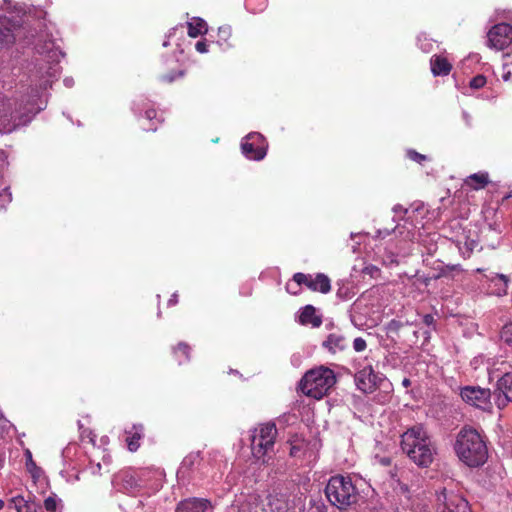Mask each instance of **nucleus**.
Wrapping results in <instances>:
<instances>
[{
  "label": "nucleus",
  "instance_id": "obj_24",
  "mask_svg": "<svg viewBox=\"0 0 512 512\" xmlns=\"http://www.w3.org/2000/svg\"><path fill=\"white\" fill-rule=\"evenodd\" d=\"M145 119L151 122L149 125H142L143 130L156 131L158 123H161V119L158 118V113L155 109L151 108L145 111Z\"/></svg>",
  "mask_w": 512,
  "mask_h": 512
},
{
  "label": "nucleus",
  "instance_id": "obj_21",
  "mask_svg": "<svg viewBox=\"0 0 512 512\" xmlns=\"http://www.w3.org/2000/svg\"><path fill=\"white\" fill-rule=\"evenodd\" d=\"M128 437L126 438L128 449L135 452L140 447V440L143 437V426L134 425L130 431H126Z\"/></svg>",
  "mask_w": 512,
  "mask_h": 512
},
{
  "label": "nucleus",
  "instance_id": "obj_33",
  "mask_svg": "<svg viewBox=\"0 0 512 512\" xmlns=\"http://www.w3.org/2000/svg\"><path fill=\"white\" fill-rule=\"evenodd\" d=\"M12 501L15 504L17 512H28V507L23 497H14Z\"/></svg>",
  "mask_w": 512,
  "mask_h": 512
},
{
  "label": "nucleus",
  "instance_id": "obj_35",
  "mask_svg": "<svg viewBox=\"0 0 512 512\" xmlns=\"http://www.w3.org/2000/svg\"><path fill=\"white\" fill-rule=\"evenodd\" d=\"M308 512H327V507L323 503H314L308 509Z\"/></svg>",
  "mask_w": 512,
  "mask_h": 512
},
{
  "label": "nucleus",
  "instance_id": "obj_20",
  "mask_svg": "<svg viewBox=\"0 0 512 512\" xmlns=\"http://www.w3.org/2000/svg\"><path fill=\"white\" fill-rule=\"evenodd\" d=\"M490 183L489 174L487 172H478L469 175L464 184L472 190L484 189Z\"/></svg>",
  "mask_w": 512,
  "mask_h": 512
},
{
  "label": "nucleus",
  "instance_id": "obj_45",
  "mask_svg": "<svg viewBox=\"0 0 512 512\" xmlns=\"http://www.w3.org/2000/svg\"><path fill=\"white\" fill-rule=\"evenodd\" d=\"M197 457H198V455H190V456L185 458L184 463L186 464L188 460H190L192 458H197Z\"/></svg>",
  "mask_w": 512,
  "mask_h": 512
},
{
  "label": "nucleus",
  "instance_id": "obj_28",
  "mask_svg": "<svg viewBox=\"0 0 512 512\" xmlns=\"http://www.w3.org/2000/svg\"><path fill=\"white\" fill-rule=\"evenodd\" d=\"M406 156L411 161L417 162L419 164H422L424 161L427 160V156L424 154H421L413 149H409L406 152Z\"/></svg>",
  "mask_w": 512,
  "mask_h": 512
},
{
  "label": "nucleus",
  "instance_id": "obj_47",
  "mask_svg": "<svg viewBox=\"0 0 512 512\" xmlns=\"http://www.w3.org/2000/svg\"><path fill=\"white\" fill-rule=\"evenodd\" d=\"M228 512H240V509L232 507Z\"/></svg>",
  "mask_w": 512,
  "mask_h": 512
},
{
  "label": "nucleus",
  "instance_id": "obj_29",
  "mask_svg": "<svg viewBox=\"0 0 512 512\" xmlns=\"http://www.w3.org/2000/svg\"><path fill=\"white\" fill-rule=\"evenodd\" d=\"M12 201V193L9 187H5L0 192V208H5Z\"/></svg>",
  "mask_w": 512,
  "mask_h": 512
},
{
  "label": "nucleus",
  "instance_id": "obj_19",
  "mask_svg": "<svg viewBox=\"0 0 512 512\" xmlns=\"http://www.w3.org/2000/svg\"><path fill=\"white\" fill-rule=\"evenodd\" d=\"M431 72L434 76H447L452 70V64L441 55H433L430 60Z\"/></svg>",
  "mask_w": 512,
  "mask_h": 512
},
{
  "label": "nucleus",
  "instance_id": "obj_34",
  "mask_svg": "<svg viewBox=\"0 0 512 512\" xmlns=\"http://www.w3.org/2000/svg\"><path fill=\"white\" fill-rule=\"evenodd\" d=\"M353 347L356 352H361L366 348V341L361 337H357L353 340Z\"/></svg>",
  "mask_w": 512,
  "mask_h": 512
},
{
  "label": "nucleus",
  "instance_id": "obj_16",
  "mask_svg": "<svg viewBox=\"0 0 512 512\" xmlns=\"http://www.w3.org/2000/svg\"><path fill=\"white\" fill-rule=\"evenodd\" d=\"M298 322L303 326L310 325L313 328H318L322 325L323 319L322 315L317 314L316 308L308 304L300 309Z\"/></svg>",
  "mask_w": 512,
  "mask_h": 512
},
{
  "label": "nucleus",
  "instance_id": "obj_41",
  "mask_svg": "<svg viewBox=\"0 0 512 512\" xmlns=\"http://www.w3.org/2000/svg\"><path fill=\"white\" fill-rule=\"evenodd\" d=\"M422 321L425 325L430 326L434 322V317L431 314H426L423 316Z\"/></svg>",
  "mask_w": 512,
  "mask_h": 512
},
{
  "label": "nucleus",
  "instance_id": "obj_6",
  "mask_svg": "<svg viewBox=\"0 0 512 512\" xmlns=\"http://www.w3.org/2000/svg\"><path fill=\"white\" fill-rule=\"evenodd\" d=\"M34 37L27 31V23L22 16L13 13L0 14V45L13 44L17 39Z\"/></svg>",
  "mask_w": 512,
  "mask_h": 512
},
{
  "label": "nucleus",
  "instance_id": "obj_4",
  "mask_svg": "<svg viewBox=\"0 0 512 512\" xmlns=\"http://www.w3.org/2000/svg\"><path fill=\"white\" fill-rule=\"evenodd\" d=\"M334 372L325 367H319L307 371L299 383V390L306 396L316 400L326 396L335 385Z\"/></svg>",
  "mask_w": 512,
  "mask_h": 512
},
{
  "label": "nucleus",
  "instance_id": "obj_18",
  "mask_svg": "<svg viewBox=\"0 0 512 512\" xmlns=\"http://www.w3.org/2000/svg\"><path fill=\"white\" fill-rule=\"evenodd\" d=\"M267 506L270 512H288L289 498L284 493L273 491L267 497Z\"/></svg>",
  "mask_w": 512,
  "mask_h": 512
},
{
  "label": "nucleus",
  "instance_id": "obj_15",
  "mask_svg": "<svg viewBox=\"0 0 512 512\" xmlns=\"http://www.w3.org/2000/svg\"><path fill=\"white\" fill-rule=\"evenodd\" d=\"M211 503L207 499L188 498L178 503L175 512H208Z\"/></svg>",
  "mask_w": 512,
  "mask_h": 512
},
{
  "label": "nucleus",
  "instance_id": "obj_30",
  "mask_svg": "<svg viewBox=\"0 0 512 512\" xmlns=\"http://www.w3.org/2000/svg\"><path fill=\"white\" fill-rule=\"evenodd\" d=\"M8 165V155L6 151L0 149V179L4 177V173L7 170Z\"/></svg>",
  "mask_w": 512,
  "mask_h": 512
},
{
  "label": "nucleus",
  "instance_id": "obj_39",
  "mask_svg": "<svg viewBox=\"0 0 512 512\" xmlns=\"http://www.w3.org/2000/svg\"><path fill=\"white\" fill-rule=\"evenodd\" d=\"M302 446L297 444H292L290 448V456L297 457L299 455V452L301 451Z\"/></svg>",
  "mask_w": 512,
  "mask_h": 512
},
{
  "label": "nucleus",
  "instance_id": "obj_22",
  "mask_svg": "<svg viewBox=\"0 0 512 512\" xmlns=\"http://www.w3.org/2000/svg\"><path fill=\"white\" fill-rule=\"evenodd\" d=\"M188 35L191 38H196L199 35L205 34L208 30L207 23L199 17H194L187 23Z\"/></svg>",
  "mask_w": 512,
  "mask_h": 512
},
{
  "label": "nucleus",
  "instance_id": "obj_26",
  "mask_svg": "<svg viewBox=\"0 0 512 512\" xmlns=\"http://www.w3.org/2000/svg\"><path fill=\"white\" fill-rule=\"evenodd\" d=\"M184 75H185V70L179 69V70H176V71H171V72L162 74L161 77H160V80L163 83L171 84L176 79L184 77Z\"/></svg>",
  "mask_w": 512,
  "mask_h": 512
},
{
  "label": "nucleus",
  "instance_id": "obj_14",
  "mask_svg": "<svg viewBox=\"0 0 512 512\" xmlns=\"http://www.w3.org/2000/svg\"><path fill=\"white\" fill-rule=\"evenodd\" d=\"M494 395L495 404L499 409H504L509 402H512V372L505 373L497 381Z\"/></svg>",
  "mask_w": 512,
  "mask_h": 512
},
{
  "label": "nucleus",
  "instance_id": "obj_43",
  "mask_svg": "<svg viewBox=\"0 0 512 512\" xmlns=\"http://www.w3.org/2000/svg\"><path fill=\"white\" fill-rule=\"evenodd\" d=\"M497 277L503 281L505 287H507V284H508V277L504 274H498Z\"/></svg>",
  "mask_w": 512,
  "mask_h": 512
},
{
  "label": "nucleus",
  "instance_id": "obj_23",
  "mask_svg": "<svg viewBox=\"0 0 512 512\" xmlns=\"http://www.w3.org/2000/svg\"><path fill=\"white\" fill-rule=\"evenodd\" d=\"M232 37V28L229 25H223L218 28L217 32V43L220 46L230 47L232 44L230 43V39Z\"/></svg>",
  "mask_w": 512,
  "mask_h": 512
},
{
  "label": "nucleus",
  "instance_id": "obj_38",
  "mask_svg": "<svg viewBox=\"0 0 512 512\" xmlns=\"http://www.w3.org/2000/svg\"><path fill=\"white\" fill-rule=\"evenodd\" d=\"M502 78L504 81L512 80V70L510 68V65L504 66V72L502 74Z\"/></svg>",
  "mask_w": 512,
  "mask_h": 512
},
{
  "label": "nucleus",
  "instance_id": "obj_2",
  "mask_svg": "<svg viewBox=\"0 0 512 512\" xmlns=\"http://www.w3.org/2000/svg\"><path fill=\"white\" fill-rule=\"evenodd\" d=\"M401 449L419 467H429L436 449L422 425H414L401 435Z\"/></svg>",
  "mask_w": 512,
  "mask_h": 512
},
{
  "label": "nucleus",
  "instance_id": "obj_46",
  "mask_svg": "<svg viewBox=\"0 0 512 512\" xmlns=\"http://www.w3.org/2000/svg\"><path fill=\"white\" fill-rule=\"evenodd\" d=\"M4 465V458L2 457V455H0V469L3 467Z\"/></svg>",
  "mask_w": 512,
  "mask_h": 512
},
{
  "label": "nucleus",
  "instance_id": "obj_5",
  "mask_svg": "<svg viewBox=\"0 0 512 512\" xmlns=\"http://www.w3.org/2000/svg\"><path fill=\"white\" fill-rule=\"evenodd\" d=\"M28 109L16 98H0V133H10L29 121Z\"/></svg>",
  "mask_w": 512,
  "mask_h": 512
},
{
  "label": "nucleus",
  "instance_id": "obj_11",
  "mask_svg": "<svg viewBox=\"0 0 512 512\" xmlns=\"http://www.w3.org/2000/svg\"><path fill=\"white\" fill-rule=\"evenodd\" d=\"M488 45L496 50H503L512 42V26L500 23L493 26L488 34Z\"/></svg>",
  "mask_w": 512,
  "mask_h": 512
},
{
  "label": "nucleus",
  "instance_id": "obj_7",
  "mask_svg": "<svg viewBox=\"0 0 512 512\" xmlns=\"http://www.w3.org/2000/svg\"><path fill=\"white\" fill-rule=\"evenodd\" d=\"M277 428L274 423H265L255 430L251 439V449L254 457L260 459L271 450L277 437Z\"/></svg>",
  "mask_w": 512,
  "mask_h": 512
},
{
  "label": "nucleus",
  "instance_id": "obj_3",
  "mask_svg": "<svg viewBox=\"0 0 512 512\" xmlns=\"http://www.w3.org/2000/svg\"><path fill=\"white\" fill-rule=\"evenodd\" d=\"M325 495L329 503L339 510H347L359 499L358 489L351 477L341 474L330 477L325 487Z\"/></svg>",
  "mask_w": 512,
  "mask_h": 512
},
{
  "label": "nucleus",
  "instance_id": "obj_32",
  "mask_svg": "<svg viewBox=\"0 0 512 512\" xmlns=\"http://www.w3.org/2000/svg\"><path fill=\"white\" fill-rule=\"evenodd\" d=\"M44 507L48 512H55L57 509V500L55 495L49 496L44 500Z\"/></svg>",
  "mask_w": 512,
  "mask_h": 512
},
{
  "label": "nucleus",
  "instance_id": "obj_8",
  "mask_svg": "<svg viewBox=\"0 0 512 512\" xmlns=\"http://www.w3.org/2000/svg\"><path fill=\"white\" fill-rule=\"evenodd\" d=\"M437 512H470L468 501L459 494L443 489L437 495Z\"/></svg>",
  "mask_w": 512,
  "mask_h": 512
},
{
  "label": "nucleus",
  "instance_id": "obj_9",
  "mask_svg": "<svg viewBox=\"0 0 512 512\" xmlns=\"http://www.w3.org/2000/svg\"><path fill=\"white\" fill-rule=\"evenodd\" d=\"M292 280L297 286L304 285L307 289L313 292L327 294L331 291V280L323 273L312 275L297 272L293 275Z\"/></svg>",
  "mask_w": 512,
  "mask_h": 512
},
{
  "label": "nucleus",
  "instance_id": "obj_27",
  "mask_svg": "<svg viewBox=\"0 0 512 512\" xmlns=\"http://www.w3.org/2000/svg\"><path fill=\"white\" fill-rule=\"evenodd\" d=\"M501 340L512 347V322L507 323L502 328Z\"/></svg>",
  "mask_w": 512,
  "mask_h": 512
},
{
  "label": "nucleus",
  "instance_id": "obj_1",
  "mask_svg": "<svg viewBox=\"0 0 512 512\" xmlns=\"http://www.w3.org/2000/svg\"><path fill=\"white\" fill-rule=\"evenodd\" d=\"M454 450L460 461L468 467H480L488 459V448L480 433L464 426L457 434Z\"/></svg>",
  "mask_w": 512,
  "mask_h": 512
},
{
  "label": "nucleus",
  "instance_id": "obj_36",
  "mask_svg": "<svg viewBox=\"0 0 512 512\" xmlns=\"http://www.w3.org/2000/svg\"><path fill=\"white\" fill-rule=\"evenodd\" d=\"M195 49L199 53H206L208 52V45L205 40H200L196 43Z\"/></svg>",
  "mask_w": 512,
  "mask_h": 512
},
{
  "label": "nucleus",
  "instance_id": "obj_44",
  "mask_svg": "<svg viewBox=\"0 0 512 512\" xmlns=\"http://www.w3.org/2000/svg\"><path fill=\"white\" fill-rule=\"evenodd\" d=\"M410 384H411V381H410L408 378H404V379H403V381H402V385H403L404 387H406V388H407V387H409V386H410Z\"/></svg>",
  "mask_w": 512,
  "mask_h": 512
},
{
  "label": "nucleus",
  "instance_id": "obj_37",
  "mask_svg": "<svg viewBox=\"0 0 512 512\" xmlns=\"http://www.w3.org/2000/svg\"><path fill=\"white\" fill-rule=\"evenodd\" d=\"M192 347L189 345V343L185 342V341H180L175 347H174V350L175 351H180V352H184L186 350H191Z\"/></svg>",
  "mask_w": 512,
  "mask_h": 512
},
{
  "label": "nucleus",
  "instance_id": "obj_40",
  "mask_svg": "<svg viewBox=\"0 0 512 512\" xmlns=\"http://www.w3.org/2000/svg\"><path fill=\"white\" fill-rule=\"evenodd\" d=\"M298 288L295 289V287H292V285L288 282L286 284V291L292 295H298L300 293V286H297Z\"/></svg>",
  "mask_w": 512,
  "mask_h": 512
},
{
  "label": "nucleus",
  "instance_id": "obj_10",
  "mask_svg": "<svg viewBox=\"0 0 512 512\" xmlns=\"http://www.w3.org/2000/svg\"><path fill=\"white\" fill-rule=\"evenodd\" d=\"M241 150L246 158L260 161L267 153L266 140L260 133H249L241 143Z\"/></svg>",
  "mask_w": 512,
  "mask_h": 512
},
{
  "label": "nucleus",
  "instance_id": "obj_17",
  "mask_svg": "<svg viewBox=\"0 0 512 512\" xmlns=\"http://www.w3.org/2000/svg\"><path fill=\"white\" fill-rule=\"evenodd\" d=\"M350 343L351 340L342 333L334 332L328 335L327 339L323 342V347L331 352L343 351L349 348Z\"/></svg>",
  "mask_w": 512,
  "mask_h": 512
},
{
  "label": "nucleus",
  "instance_id": "obj_13",
  "mask_svg": "<svg viewBox=\"0 0 512 512\" xmlns=\"http://www.w3.org/2000/svg\"><path fill=\"white\" fill-rule=\"evenodd\" d=\"M354 380L360 391L369 394L378 388L382 378L374 372L371 365H368L355 374Z\"/></svg>",
  "mask_w": 512,
  "mask_h": 512
},
{
  "label": "nucleus",
  "instance_id": "obj_31",
  "mask_svg": "<svg viewBox=\"0 0 512 512\" xmlns=\"http://www.w3.org/2000/svg\"><path fill=\"white\" fill-rule=\"evenodd\" d=\"M486 84V77L483 75H476L470 81V87L473 89H480Z\"/></svg>",
  "mask_w": 512,
  "mask_h": 512
},
{
  "label": "nucleus",
  "instance_id": "obj_48",
  "mask_svg": "<svg viewBox=\"0 0 512 512\" xmlns=\"http://www.w3.org/2000/svg\"><path fill=\"white\" fill-rule=\"evenodd\" d=\"M4 507V501L0 499V510Z\"/></svg>",
  "mask_w": 512,
  "mask_h": 512
},
{
  "label": "nucleus",
  "instance_id": "obj_25",
  "mask_svg": "<svg viewBox=\"0 0 512 512\" xmlns=\"http://www.w3.org/2000/svg\"><path fill=\"white\" fill-rule=\"evenodd\" d=\"M25 459H26L25 465H26L27 471L31 474V476L34 479L39 478L42 470L40 467H38L36 465L35 461L33 460L32 453L30 452V450H26Z\"/></svg>",
  "mask_w": 512,
  "mask_h": 512
},
{
  "label": "nucleus",
  "instance_id": "obj_12",
  "mask_svg": "<svg viewBox=\"0 0 512 512\" xmlns=\"http://www.w3.org/2000/svg\"><path fill=\"white\" fill-rule=\"evenodd\" d=\"M461 398L468 404L481 409L490 407L491 391L474 386H466L461 389Z\"/></svg>",
  "mask_w": 512,
  "mask_h": 512
},
{
  "label": "nucleus",
  "instance_id": "obj_42",
  "mask_svg": "<svg viewBox=\"0 0 512 512\" xmlns=\"http://www.w3.org/2000/svg\"><path fill=\"white\" fill-rule=\"evenodd\" d=\"M178 303V294L174 293L171 295L170 299L168 300L169 306H174Z\"/></svg>",
  "mask_w": 512,
  "mask_h": 512
}]
</instances>
